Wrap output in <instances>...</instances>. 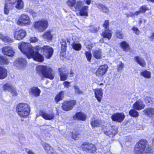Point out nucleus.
I'll return each mask as SVG.
<instances>
[{
    "label": "nucleus",
    "instance_id": "obj_1",
    "mask_svg": "<svg viewBox=\"0 0 154 154\" xmlns=\"http://www.w3.org/2000/svg\"><path fill=\"white\" fill-rule=\"evenodd\" d=\"M18 48L28 59L32 58L38 62H42L44 60L43 56L39 53V46L33 47L30 43L22 42Z\"/></svg>",
    "mask_w": 154,
    "mask_h": 154
},
{
    "label": "nucleus",
    "instance_id": "obj_2",
    "mask_svg": "<svg viewBox=\"0 0 154 154\" xmlns=\"http://www.w3.org/2000/svg\"><path fill=\"white\" fill-rule=\"evenodd\" d=\"M152 147L150 145L148 144L147 141L145 139L139 140L136 143L134 148V152L136 154L142 153H152Z\"/></svg>",
    "mask_w": 154,
    "mask_h": 154
},
{
    "label": "nucleus",
    "instance_id": "obj_3",
    "mask_svg": "<svg viewBox=\"0 0 154 154\" xmlns=\"http://www.w3.org/2000/svg\"><path fill=\"white\" fill-rule=\"evenodd\" d=\"M37 73L41 76L53 79L54 77L55 72L50 67L43 65H38L36 67Z\"/></svg>",
    "mask_w": 154,
    "mask_h": 154
},
{
    "label": "nucleus",
    "instance_id": "obj_4",
    "mask_svg": "<svg viewBox=\"0 0 154 154\" xmlns=\"http://www.w3.org/2000/svg\"><path fill=\"white\" fill-rule=\"evenodd\" d=\"M17 111L19 116L21 117L26 118L30 113L29 105L25 103H20L17 106Z\"/></svg>",
    "mask_w": 154,
    "mask_h": 154
},
{
    "label": "nucleus",
    "instance_id": "obj_5",
    "mask_svg": "<svg viewBox=\"0 0 154 154\" xmlns=\"http://www.w3.org/2000/svg\"><path fill=\"white\" fill-rule=\"evenodd\" d=\"M17 25L21 26L30 25L31 24L30 19L29 16L23 14L19 17L17 21Z\"/></svg>",
    "mask_w": 154,
    "mask_h": 154
},
{
    "label": "nucleus",
    "instance_id": "obj_6",
    "mask_svg": "<svg viewBox=\"0 0 154 154\" xmlns=\"http://www.w3.org/2000/svg\"><path fill=\"white\" fill-rule=\"evenodd\" d=\"M48 23L46 20H43L35 22L34 27L39 32L45 31L48 27Z\"/></svg>",
    "mask_w": 154,
    "mask_h": 154
},
{
    "label": "nucleus",
    "instance_id": "obj_7",
    "mask_svg": "<svg viewBox=\"0 0 154 154\" xmlns=\"http://www.w3.org/2000/svg\"><path fill=\"white\" fill-rule=\"evenodd\" d=\"M39 52L41 51V53L42 52L43 54L46 58L49 59L52 57L54 51L51 47L45 45L42 48L39 47Z\"/></svg>",
    "mask_w": 154,
    "mask_h": 154
},
{
    "label": "nucleus",
    "instance_id": "obj_8",
    "mask_svg": "<svg viewBox=\"0 0 154 154\" xmlns=\"http://www.w3.org/2000/svg\"><path fill=\"white\" fill-rule=\"evenodd\" d=\"M85 3V1H79L76 3L75 0H68L67 4L68 6L71 8L74 6L75 9L79 10L83 7Z\"/></svg>",
    "mask_w": 154,
    "mask_h": 154
},
{
    "label": "nucleus",
    "instance_id": "obj_9",
    "mask_svg": "<svg viewBox=\"0 0 154 154\" xmlns=\"http://www.w3.org/2000/svg\"><path fill=\"white\" fill-rule=\"evenodd\" d=\"M81 147L87 153H94L96 152V148L95 146L89 143H84L81 146Z\"/></svg>",
    "mask_w": 154,
    "mask_h": 154
},
{
    "label": "nucleus",
    "instance_id": "obj_10",
    "mask_svg": "<svg viewBox=\"0 0 154 154\" xmlns=\"http://www.w3.org/2000/svg\"><path fill=\"white\" fill-rule=\"evenodd\" d=\"M76 101L74 100L64 101L62 104V108L63 110L68 111L71 110L75 105Z\"/></svg>",
    "mask_w": 154,
    "mask_h": 154
},
{
    "label": "nucleus",
    "instance_id": "obj_11",
    "mask_svg": "<svg viewBox=\"0 0 154 154\" xmlns=\"http://www.w3.org/2000/svg\"><path fill=\"white\" fill-rule=\"evenodd\" d=\"M109 22L108 20H105L103 24V27L106 29L105 31L101 34V35L104 38H107L109 40L112 37L111 31L108 29Z\"/></svg>",
    "mask_w": 154,
    "mask_h": 154
},
{
    "label": "nucleus",
    "instance_id": "obj_12",
    "mask_svg": "<svg viewBox=\"0 0 154 154\" xmlns=\"http://www.w3.org/2000/svg\"><path fill=\"white\" fill-rule=\"evenodd\" d=\"M26 31L23 29H17L13 33L14 38L17 40H21L24 38L26 36Z\"/></svg>",
    "mask_w": 154,
    "mask_h": 154
},
{
    "label": "nucleus",
    "instance_id": "obj_13",
    "mask_svg": "<svg viewBox=\"0 0 154 154\" xmlns=\"http://www.w3.org/2000/svg\"><path fill=\"white\" fill-rule=\"evenodd\" d=\"M125 116L123 113H114L111 116L112 120L118 122H121L124 120Z\"/></svg>",
    "mask_w": 154,
    "mask_h": 154
},
{
    "label": "nucleus",
    "instance_id": "obj_14",
    "mask_svg": "<svg viewBox=\"0 0 154 154\" xmlns=\"http://www.w3.org/2000/svg\"><path fill=\"white\" fill-rule=\"evenodd\" d=\"M2 52L5 55L8 56L12 57L14 55L15 51L11 47L6 46L2 49Z\"/></svg>",
    "mask_w": 154,
    "mask_h": 154
},
{
    "label": "nucleus",
    "instance_id": "obj_15",
    "mask_svg": "<svg viewBox=\"0 0 154 154\" xmlns=\"http://www.w3.org/2000/svg\"><path fill=\"white\" fill-rule=\"evenodd\" d=\"M27 62L26 60L23 58H18L14 63V65L20 69L24 68L26 65Z\"/></svg>",
    "mask_w": 154,
    "mask_h": 154
},
{
    "label": "nucleus",
    "instance_id": "obj_16",
    "mask_svg": "<svg viewBox=\"0 0 154 154\" xmlns=\"http://www.w3.org/2000/svg\"><path fill=\"white\" fill-rule=\"evenodd\" d=\"M40 115L45 119L51 120L53 119L54 117V114L53 112L47 113L42 111L40 112Z\"/></svg>",
    "mask_w": 154,
    "mask_h": 154
},
{
    "label": "nucleus",
    "instance_id": "obj_17",
    "mask_svg": "<svg viewBox=\"0 0 154 154\" xmlns=\"http://www.w3.org/2000/svg\"><path fill=\"white\" fill-rule=\"evenodd\" d=\"M145 106V105L143 102L140 100H138L134 103L132 107L134 109L137 110H140L144 109Z\"/></svg>",
    "mask_w": 154,
    "mask_h": 154
},
{
    "label": "nucleus",
    "instance_id": "obj_18",
    "mask_svg": "<svg viewBox=\"0 0 154 154\" xmlns=\"http://www.w3.org/2000/svg\"><path fill=\"white\" fill-rule=\"evenodd\" d=\"M107 68V65H102L100 66L96 72V75L99 77L103 76L106 71Z\"/></svg>",
    "mask_w": 154,
    "mask_h": 154
},
{
    "label": "nucleus",
    "instance_id": "obj_19",
    "mask_svg": "<svg viewBox=\"0 0 154 154\" xmlns=\"http://www.w3.org/2000/svg\"><path fill=\"white\" fill-rule=\"evenodd\" d=\"M41 143L47 153L48 154H53L54 151L49 145L44 142H42Z\"/></svg>",
    "mask_w": 154,
    "mask_h": 154
},
{
    "label": "nucleus",
    "instance_id": "obj_20",
    "mask_svg": "<svg viewBox=\"0 0 154 154\" xmlns=\"http://www.w3.org/2000/svg\"><path fill=\"white\" fill-rule=\"evenodd\" d=\"M65 69L63 68L59 69V71L60 73V80L65 81L67 79L68 76V73H64L65 72Z\"/></svg>",
    "mask_w": 154,
    "mask_h": 154
},
{
    "label": "nucleus",
    "instance_id": "obj_21",
    "mask_svg": "<svg viewBox=\"0 0 154 154\" xmlns=\"http://www.w3.org/2000/svg\"><path fill=\"white\" fill-rule=\"evenodd\" d=\"M41 91L37 87H33L30 89L29 93L30 95L37 97L39 96Z\"/></svg>",
    "mask_w": 154,
    "mask_h": 154
},
{
    "label": "nucleus",
    "instance_id": "obj_22",
    "mask_svg": "<svg viewBox=\"0 0 154 154\" xmlns=\"http://www.w3.org/2000/svg\"><path fill=\"white\" fill-rule=\"evenodd\" d=\"M134 59L135 61L141 66L144 67L146 65V63L144 59L141 56L135 57Z\"/></svg>",
    "mask_w": 154,
    "mask_h": 154
},
{
    "label": "nucleus",
    "instance_id": "obj_23",
    "mask_svg": "<svg viewBox=\"0 0 154 154\" xmlns=\"http://www.w3.org/2000/svg\"><path fill=\"white\" fill-rule=\"evenodd\" d=\"M103 90L100 89H97L95 90L94 93L95 97L97 100L100 102L103 96Z\"/></svg>",
    "mask_w": 154,
    "mask_h": 154
},
{
    "label": "nucleus",
    "instance_id": "obj_24",
    "mask_svg": "<svg viewBox=\"0 0 154 154\" xmlns=\"http://www.w3.org/2000/svg\"><path fill=\"white\" fill-rule=\"evenodd\" d=\"M88 6H84L79 10V15L81 16H88Z\"/></svg>",
    "mask_w": 154,
    "mask_h": 154
},
{
    "label": "nucleus",
    "instance_id": "obj_25",
    "mask_svg": "<svg viewBox=\"0 0 154 154\" xmlns=\"http://www.w3.org/2000/svg\"><path fill=\"white\" fill-rule=\"evenodd\" d=\"M97 7V8L101 11L103 13H108L109 11V10L108 7L105 5L102 4H96Z\"/></svg>",
    "mask_w": 154,
    "mask_h": 154
},
{
    "label": "nucleus",
    "instance_id": "obj_26",
    "mask_svg": "<svg viewBox=\"0 0 154 154\" xmlns=\"http://www.w3.org/2000/svg\"><path fill=\"white\" fill-rule=\"evenodd\" d=\"M14 8L13 5L6 2L4 5V12L5 14H8L9 11Z\"/></svg>",
    "mask_w": 154,
    "mask_h": 154
},
{
    "label": "nucleus",
    "instance_id": "obj_27",
    "mask_svg": "<svg viewBox=\"0 0 154 154\" xmlns=\"http://www.w3.org/2000/svg\"><path fill=\"white\" fill-rule=\"evenodd\" d=\"M7 75V70L4 68L0 66V79H3L5 78Z\"/></svg>",
    "mask_w": 154,
    "mask_h": 154
},
{
    "label": "nucleus",
    "instance_id": "obj_28",
    "mask_svg": "<svg viewBox=\"0 0 154 154\" xmlns=\"http://www.w3.org/2000/svg\"><path fill=\"white\" fill-rule=\"evenodd\" d=\"M91 125L93 128L100 127L101 125V121L98 119H92L91 122Z\"/></svg>",
    "mask_w": 154,
    "mask_h": 154
},
{
    "label": "nucleus",
    "instance_id": "obj_29",
    "mask_svg": "<svg viewBox=\"0 0 154 154\" xmlns=\"http://www.w3.org/2000/svg\"><path fill=\"white\" fill-rule=\"evenodd\" d=\"M120 45L123 51L126 52H128L130 49L129 45L125 41L122 42Z\"/></svg>",
    "mask_w": 154,
    "mask_h": 154
},
{
    "label": "nucleus",
    "instance_id": "obj_30",
    "mask_svg": "<svg viewBox=\"0 0 154 154\" xmlns=\"http://www.w3.org/2000/svg\"><path fill=\"white\" fill-rule=\"evenodd\" d=\"M60 44L61 46V53L64 54L66 51V49L67 47V45L65 40L62 39L60 41Z\"/></svg>",
    "mask_w": 154,
    "mask_h": 154
},
{
    "label": "nucleus",
    "instance_id": "obj_31",
    "mask_svg": "<svg viewBox=\"0 0 154 154\" xmlns=\"http://www.w3.org/2000/svg\"><path fill=\"white\" fill-rule=\"evenodd\" d=\"M75 117L78 120L84 121L86 119V117L85 114L80 112L77 113L75 114Z\"/></svg>",
    "mask_w": 154,
    "mask_h": 154
},
{
    "label": "nucleus",
    "instance_id": "obj_32",
    "mask_svg": "<svg viewBox=\"0 0 154 154\" xmlns=\"http://www.w3.org/2000/svg\"><path fill=\"white\" fill-rule=\"evenodd\" d=\"M143 112L145 114L149 117L154 115V109L152 108H148L144 110Z\"/></svg>",
    "mask_w": 154,
    "mask_h": 154
},
{
    "label": "nucleus",
    "instance_id": "obj_33",
    "mask_svg": "<svg viewBox=\"0 0 154 154\" xmlns=\"http://www.w3.org/2000/svg\"><path fill=\"white\" fill-rule=\"evenodd\" d=\"M43 37L47 41L51 40L53 38V36L50 31H48L45 32L43 35Z\"/></svg>",
    "mask_w": 154,
    "mask_h": 154
},
{
    "label": "nucleus",
    "instance_id": "obj_34",
    "mask_svg": "<svg viewBox=\"0 0 154 154\" xmlns=\"http://www.w3.org/2000/svg\"><path fill=\"white\" fill-rule=\"evenodd\" d=\"M64 96V92L63 91H60L57 95L54 98L55 101L57 103L59 101L62 100Z\"/></svg>",
    "mask_w": 154,
    "mask_h": 154
},
{
    "label": "nucleus",
    "instance_id": "obj_35",
    "mask_svg": "<svg viewBox=\"0 0 154 154\" xmlns=\"http://www.w3.org/2000/svg\"><path fill=\"white\" fill-rule=\"evenodd\" d=\"M72 48L75 50L79 51L82 48V45L80 43L74 42L72 45Z\"/></svg>",
    "mask_w": 154,
    "mask_h": 154
},
{
    "label": "nucleus",
    "instance_id": "obj_36",
    "mask_svg": "<svg viewBox=\"0 0 154 154\" xmlns=\"http://www.w3.org/2000/svg\"><path fill=\"white\" fill-rule=\"evenodd\" d=\"M136 109H133L130 110L129 112V115L131 117H137L139 116V112L136 110Z\"/></svg>",
    "mask_w": 154,
    "mask_h": 154
},
{
    "label": "nucleus",
    "instance_id": "obj_37",
    "mask_svg": "<svg viewBox=\"0 0 154 154\" xmlns=\"http://www.w3.org/2000/svg\"><path fill=\"white\" fill-rule=\"evenodd\" d=\"M24 4L22 0H17L15 7L18 9H21L23 8Z\"/></svg>",
    "mask_w": 154,
    "mask_h": 154
},
{
    "label": "nucleus",
    "instance_id": "obj_38",
    "mask_svg": "<svg viewBox=\"0 0 154 154\" xmlns=\"http://www.w3.org/2000/svg\"><path fill=\"white\" fill-rule=\"evenodd\" d=\"M13 87L12 85H10L8 83H5L3 87L4 90L6 91H7L10 92L11 88Z\"/></svg>",
    "mask_w": 154,
    "mask_h": 154
},
{
    "label": "nucleus",
    "instance_id": "obj_39",
    "mask_svg": "<svg viewBox=\"0 0 154 154\" xmlns=\"http://www.w3.org/2000/svg\"><path fill=\"white\" fill-rule=\"evenodd\" d=\"M0 63L2 64H8L9 62L6 57L0 56Z\"/></svg>",
    "mask_w": 154,
    "mask_h": 154
},
{
    "label": "nucleus",
    "instance_id": "obj_40",
    "mask_svg": "<svg viewBox=\"0 0 154 154\" xmlns=\"http://www.w3.org/2000/svg\"><path fill=\"white\" fill-rule=\"evenodd\" d=\"M93 55L95 58L100 59L101 57V52L100 51H95L94 52Z\"/></svg>",
    "mask_w": 154,
    "mask_h": 154
},
{
    "label": "nucleus",
    "instance_id": "obj_41",
    "mask_svg": "<svg viewBox=\"0 0 154 154\" xmlns=\"http://www.w3.org/2000/svg\"><path fill=\"white\" fill-rule=\"evenodd\" d=\"M140 74L146 78H149L150 77V73L147 70L141 72Z\"/></svg>",
    "mask_w": 154,
    "mask_h": 154
},
{
    "label": "nucleus",
    "instance_id": "obj_42",
    "mask_svg": "<svg viewBox=\"0 0 154 154\" xmlns=\"http://www.w3.org/2000/svg\"><path fill=\"white\" fill-rule=\"evenodd\" d=\"M85 54L87 59V60L89 62H90L92 57V55L91 53L89 51H86L85 53Z\"/></svg>",
    "mask_w": 154,
    "mask_h": 154
},
{
    "label": "nucleus",
    "instance_id": "obj_43",
    "mask_svg": "<svg viewBox=\"0 0 154 154\" xmlns=\"http://www.w3.org/2000/svg\"><path fill=\"white\" fill-rule=\"evenodd\" d=\"M148 10V8L146 5H143L140 7L139 9L140 12L141 13H144L146 11Z\"/></svg>",
    "mask_w": 154,
    "mask_h": 154
},
{
    "label": "nucleus",
    "instance_id": "obj_44",
    "mask_svg": "<svg viewBox=\"0 0 154 154\" xmlns=\"http://www.w3.org/2000/svg\"><path fill=\"white\" fill-rule=\"evenodd\" d=\"M116 35L117 37L119 39H122L123 37V34L122 32L119 31L117 30L116 31Z\"/></svg>",
    "mask_w": 154,
    "mask_h": 154
},
{
    "label": "nucleus",
    "instance_id": "obj_45",
    "mask_svg": "<svg viewBox=\"0 0 154 154\" xmlns=\"http://www.w3.org/2000/svg\"><path fill=\"white\" fill-rule=\"evenodd\" d=\"M13 96H17L18 94L16 91V88L13 86L11 88V90L10 91Z\"/></svg>",
    "mask_w": 154,
    "mask_h": 154
},
{
    "label": "nucleus",
    "instance_id": "obj_46",
    "mask_svg": "<svg viewBox=\"0 0 154 154\" xmlns=\"http://www.w3.org/2000/svg\"><path fill=\"white\" fill-rule=\"evenodd\" d=\"M3 41L5 42H9L12 43L13 42V40L11 39L8 36H5L3 38Z\"/></svg>",
    "mask_w": 154,
    "mask_h": 154
},
{
    "label": "nucleus",
    "instance_id": "obj_47",
    "mask_svg": "<svg viewBox=\"0 0 154 154\" xmlns=\"http://www.w3.org/2000/svg\"><path fill=\"white\" fill-rule=\"evenodd\" d=\"M63 84L64 87L66 88H69L70 86V82L67 81H65L63 83Z\"/></svg>",
    "mask_w": 154,
    "mask_h": 154
},
{
    "label": "nucleus",
    "instance_id": "obj_48",
    "mask_svg": "<svg viewBox=\"0 0 154 154\" xmlns=\"http://www.w3.org/2000/svg\"><path fill=\"white\" fill-rule=\"evenodd\" d=\"M74 89H75L76 93H77L78 94H82L83 93L82 91L77 86H74Z\"/></svg>",
    "mask_w": 154,
    "mask_h": 154
},
{
    "label": "nucleus",
    "instance_id": "obj_49",
    "mask_svg": "<svg viewBox=\"0 0 154 154\" xmlns=\"http://www.w3.org/2000/svg\"><path fill=\"white\" fill-rule=\"evenodd\" d=\"M124 67V64L121 62L120 64L118 66V71H119L120 70H122L123 69Z\"/></svg>",
    "mask_w": 154,
    "mask_h": 154
},
{
    "label": "nucleus",
    "instance_id": "obj_50",
    "mask_svg": "<svg viewBox=\"0 0 154 154\" xmlns=\"http://www.w3.org/2000/svg\"><path fill=\"white\" fill-rule=\"evenodd\" d=\"M38 41V39L35 37H32L30 39V41L31 42L35 43L37 42Z\"/></svg>",
    "mask_w": 154,
    "mask_h": 154
},
{
    "label": "nucleus",
    "instance_id": "obj_51",
    "mask_svg": "<svg viewBox=\"0 0 154 154\" xmlns=\"http://www.w3.org/2000/svg\"><path fill=\"white\" fill-rule=\"evenodd\" d=\"M132 29L134 32L136 34H138L139 33L140 31L138 29V28L135 27H133Z\"/></svg>",
    "mask_w": 154,
    "mask_h": 154
},
{
    "label": "nucleus",
    "instance_id": "obj_52",
    "mask_svg": "<svg viewBox=\"0 0 154 154\" xmlns=\"http://www.w3.org/2000/svg\"><path fill=\"white\" fill-rule=\"evenodd\" d=\"M29 13L32 16V17L33 18L36 17V14L35 13V12L33 11V10H30L29 11Z\"/></svg>",
    "mask_w": 154,
    "mask_h": 154
},
{
    "label": "nucleus",
    "instance_id": "obj_53",
    "mask_svg": "<svg viewBox=\"0 0 154 154\" xmlns=\"http://www.w3.org/2000/svg\"><path fill=\"white\" fill-rule=\"evenodd\" d=\"M6 1L8 3L13 5L16 2V0H6Z\"/></svg>",
    "mask_w": 154,
    "mask_h": 154
},
{
    "label": "nucleus",
    "instance_id": "obj_54",
    "mask_svg": "<svg viewBox=\"0 0 154 154\" xmlns=\"http://www.w3.org/2000/svg\"><path fill=\"white\" fill-rule=\"evenodd\" d=\"M71 138H72L74 140H77L79 137H77V135H70Z\"/></svg>",
    "mask_w": 154,
    "mask_h": 154
},
{
    "label": "nucleus",
    "instance_id": "obj_55",
    "mask_svg": "<svg viewBox=\"0 0 154 154\" xmlns=\"http://www.w3.org/2000/svg\"><path fill=\"white\" fill-rule=\"evenodd\" d=\"M26 151L28 154H35L32 150H30L28 149H27Z\"/></svg>",
    "mask_w": 154,
    "mask_h": 154
},
{
    "label": "nucleus",
    "instance_id": "obj_56",
    "mask_svg": "<svg viewBox=\"0 0 154 154\" xmlns=\"http://www.w3.org/2000/svg\"><path fill=\"white\" fill-rule=\"evenodd\" d=\"M93 47V45L91 44H89L86 46L87 48L90 50Z\"/></svg>",
    "mask_w": 154,
    "mask_h": 154
},
{
    "label": "nucleus",
    "instance_id": "obj_57",
    "mask_svg": "<svg viewBox=\"0 0 154 154\" xmlns=\"http://www.w3.org/2000/svg\"><path fill=\"white\" fill-rule=\"evenodd\" d=\"M4 134V130L2 128H0V134Z\"/></svg>",
    "mask_w": 154,
    "mask_h": 154
},
{
    "label": "nucleus",
    "instance_id": "obj_58",
    "mask_svg": "<svg viewBox=\"0 0 154 154\" xmlns=\"http://www.w3.org/2000/svg\"><path fill=\"white\" fill-rule=\"evenodd\" d=\"M140 13V12L139 10V11H137L134 13V15H138Z\"/></svg>",
    "mask_w": 154,
    "mask_h": 154
},
{
    "label": "nucleus",
    "instance_id": "obj_59",
    "mask_svg": "<svg viewBox=\"0 0 154 154\" xmlns=\"http://www.w3.org/2000/svg\"><path fill=\"white\" fill-rule=\"evenodd\" d=\"M86 3L88 5H90L91 3V0H86Z\"/></svg>",
    "mask_w": 154,
    "mask_h": 154
},
{
    "label": "nucleus",
    "instance_id": "obj_60",
    "mask_svg": "<svg viewBox=\"0 0 154 154\" xmlns=\"http://www.w3.org/2000/svg\"><path fill=\"white\" fill-rule=\"evenodd\" d=\"M5 36H3L2 34L0 33V39H2V41L3 40V38Z\"/></svg>",
    "mask_w": 154,
    "mask_h": 154
},
{
    "label": "nucleus",
    "instance_id": "obj_61",
    "mask_svg": "<svg viewBox=\"0 0 154 154\" xmlns=\"http://www.w3.org/2000/svg\"><path fill=\"white\" fill-rule=\"evenodd\" d=\"M129 14H130V17H132L133 16H134V13H133L132 12H130Z\"/></svg>",
    "mask_w": 154,
    "mask_h": 154
},
{
    "label": "nucleus",
    "instance_id": "obj_62",
    "mask_svg": "<svg viewBox=\"0 0 154 154\" xmlns=\"http://www.w3.org/2000/svg\"><path fill=\"white\" fill-rule=\"evenodd\" d=\"M142 23V21L141 19H139V24L140 25Z\"/></svg>",
    "mask_w": 154,
    "mask_h": 154
},
{
    "label": "nucleus",
    "instance_id": "obj_63",
    "mask_svg": "<svg viewBox=\"0 0 154 154\" xmlns=\"http://www.w3.org/2000/svg\"><path fill=\"white\" fill-rule=\"evenodd\" d=\"M73 74V72L72 71H70V76H72V75Z\"/></svg>",
    "mask_w": 154,
    "mask_h": 154
},
{
    "label": "nucleus",
    "instance_id": "obj_64",
    "mask_svg": "<svg viewBox=\"0 0 154 154\" xmlns=\"http://www.w3.org/2000/svg\"><path fill=\"white\" fill-rule=\"evenodd\" d=\"M151 37L152 38H154V33H152V35L151 36Z\"/></svg>",
    "mask_w": 154,
    "mask_h": 154
}]
</instances>
